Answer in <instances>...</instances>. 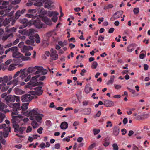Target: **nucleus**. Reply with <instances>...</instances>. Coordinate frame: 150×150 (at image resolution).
Returning <instances> with one entry per match:
<instances>
[{"label": "nucleus", "instance_id": "obj_1", "mask_svg": "<svg viewBox=\"0 0 150 150\" xmlns=\"http://www.w3.org/2000/svg\"><path fill=\"white\" fill-rule=\"evenodd\" d=\"M11 105L12 106H14L15 108L14 109V112H12L11 113V120H14V121H16L17 123H19L20 125H23L25 122H27L29 120L28 118L25 119L22 116L16 115V114L19 113L18 110H20V103H17L16 104H13Z\"/></svg>", "mask_w": 150, "mask_h": 150}, {"label": "nucleus", "instance_id": "obj_2", "mask_svg": "<svg viewBox=\"0 0 150 150\" xmlns=\"http://www.w3.org/2000/svg\"><path fill=\"white\" fill-rule=\"evenodd\" d=\"M5 100L7 104L11 107L12 108V110L13 112H14V107L12 106L11 105L14 103H10V102H14L15 100L17 102H18L20 101V97L19 96L15 95L12 96L11 95H8L5 98Z\"/></svg>", "mask_w": 150, "mask_h": 150}, {"label": "nucleus", "instance_id": "obj_3", "mask_svg": "<svg viewBox=\"0 0 150 150\" xmlns=\"http://www.w3.org/2000/svg\"><path fill=\"white\" fill-rule=\"evenodd\" d=\"M44 117V115L42 114H39L35 115L33 117H30V119L32 120L31 125L34 128H36L40 126V125L37 122L41 123L42 117Z\"/></svg>", "mask_w": 150, "mask_h": 150}, {"label": "nucleus", "instance_id": "obj_4", "mask_svg": "<svg viewBox=\"0 0 150 150\" xmlns=\"http://www.w3.org/2000/svg\"><path fill=\"white\" fill-rule=\"evenodd\" d=\"M25 33V35L29 36V39L26 41V43L27 44L33 45L35 42V38L33 35L34 34V30L31 29L26 30Z\"/></svg>", "mask_w": 150, "mask_h": 150}, {"label": "nucleus", "instance_id": "obj_5", "mask_svg": "<svg viewBox=\"0 0 150 150\" xmlns=\"http://www.w3.org/2000/svg\"><path fill=\"white\" fill-rule=\"evenodd\" d=\"M11 125L14 128V131L15 132H19L20 134H22L25 129V128L24 127H19L20 126L22 125H20L19 123H17L16 121H14V120H11Z\"/></svg>", "mask_w": 150, "mask_h": 150}, {"label": "nucleus", "instance_id": "obj_6", "mask_svg": "<svg viewBox=\"0 0 150 150\" xmlns=\"http://www.w3.org/2000/svg\"><path fill=\"white\" fill-rule=\"evenodd\" d=\"M42 67L35 66L34 67H31L27 69V72L28 73H33L35 74H38L39 71L41 70Z\"/></svg>", "mask_w": 150, "mask_h": 150}, {"label": "nucleus", "instance_id": "obj_7", "mask_svg": "<svg viewBox=\"0 0 150 150\" xmlns=\"http://www.w3.org/2000/svg\"><path fill=\"white\" fill-rule=\"evenodd\" d=\"M33 24L37 28H41L43 25V23L41 22L40 18L38 16H37V18L34 19L32 21Z\"/></svg>", "mask_w": 150, "mask_h": 150}, {"label": "nucleus", "instance_id": "obj_8", "mask_svg": "<svg viewBox=\"0 0 150 150\" xmlns=\"http://www.w3.org/2000/svg\"><path fill=\"white\" fill-rule=\"evenodd\" d=\"M29 103H24L22 104V105L20 107V110H18V112H20L19 111H21V113H22L23 115H28V111H26L27 109L28 108V105H29Z\"/></svg>", "mask_w": 150, "mask_h": 150}, {"label": "nucleus", "instance_id": "obj_9", "mask_svg": "<svg viewBox=\"0 0 150 150\" xmlns=\"http://www.w3.org/2000/svg\"><path fill=\"white\" fill-rule=\"evenodd\" d=\"M6 125L5 124H3L0 125V129L3 128V135L5 138L7 137L9 133L10 132V127H6Z\"/></svg>", "mask_w": 150, "mask_h": 150}, {"label": "nucleus", "instance_id": "obj_10", "mask_svg": "<svg viewBox=\"0 0 150 150\" xmlns=\"http://www.w3.org/2000/svg\"><path fill=\"white\" fill-rule=\"evenodd\" d=\"M26 69L23 70L21 69L20 71H17L14 75L13 78H17V76L20 74L19 77V79H23L26 77L25 75Z\"/></svg>", "mask_w": 150, "mask_h": 150}, {"label": "nucleus", "instance_id": "obj_11", "mask_svg": "<svg viewBox=\"0 0 150 150\" xmlns=\"http://www.w3.org/2000/svg\"><path fill=\"white\" fill-rule=\"evenodd\" d=\"M34 97L28 94H26L22 95L21 97V99L22 102H29L34 98Z\"/></svg>", "mask_w": 150, "mask_h": 150}, {"label": "nucleus", "instance_id": "obj_12", "mask_svg": "<svg viewBox=\"0 0 150 150\" xmlns=\"http://www.w3.org/2000/svg\"><path fill=\"white\" fill-rule=\"evenodd\" d=\"M59 15V13L55 11H48V16L50 17L53 16L52 18V21L54 22H56L58 19V17L57 16Z\"/></svg>", "mask_w": 150, "mask_h": 150}, {"label": "nucleus", "instance_id": "obj_13", "mask_svg": "<svg viewBox=\"0 0 150 150\" xmlns=\"http://www.w3.org/2000/svg\"><path fill=\"white\" fill-rule=\"evenodd\" d=\"M4 12L2 11H0V25L1 26L2 25L1 23L4 26H6L9 23V21L7 20V18L3 21L4 19L2 18L3 16L6 15V14H4Z\"/></svg>", "mask_w": 150, "mask_h": 150}, {"label": "nucleus", "instance_id": "obj_14", "mask_svg": "<svg viewBox=\"0 0 150 150\" xmlns=\"http://www.w3.org/2000/svg\"><path fill=\"white\" fill-rule=\"evenodd\" d=\"M12 78L11 75L4 76L3 77H0V83H7L10 81Z\"/></svg>", "mask_w": 150, "mask_h": 150}, {"label": "nucleus", "instance_id": "obj_15", "mask_svg": "<svg viewBox=\"0 0 150 150\" xmlns=\"http://www.w3.org/2000/svg\"><path fill=\"white\" fill-rule=\"evenodd\" d=\"M51 57L50 59L52 60H56L58 58V54H57V51L52 48L50 50Z\"/></svg>", "mask_w": 150, "mask_h": 150}, {"label": "nucleus", "instance_id": "obj_16", "mask_svg": "<svg viewBox=\"0 0 150 150\" xmlns=\"http://www.w3.org/2000/svg\"><path fill=\"white\" fill-rule=\"evenodd\" d=\"M42 88V87L41 86H38L34 88V90H35V91H33L32 94L34 95H36L38 96L41 95L43 91V90L41 89Z\"/></svg>", "mask_w": 150, "mask_h": 150}, {"label": "nucleus", "instance_id": "obj_17", "mask_svg": "<svg viewBox=\"0 0 150 150\" xmlns=\"http://www.w3.org/2000/svg\"><path fill=\"white\" fill-rule=\"evenodd\" d=\"M13 78L14 79L12 80H10L9 82L7 83V85L13 84V86H14L19 84L20 82V79H19V77H18L17 78Z\"/></svg>", "mask_w": 150, "mask_h": 150}, {"label": "nucleus", "instance_id": "obj_18", "mask_svg": "<svg viewBox=\"0 0 150 150\" xmlns=\"http://www.w3.org/2000/svg\"><path fill=\"white\" fill-rule=\"evenodd\" d=\"M13 47H15V48L14 50L12 51V52L13 57L16 58L20 56H21L22 54L19 52L18 47L16 46Z\"/></svg>", "mask_w": 150, "mask_h": 150}, {"label": "nucleus", "instance_id": "obj_19", "mask_svg": "<svg viewBox=\"0 0 150 150\" xmlns=\"http://www.w3.org/2000/svg\"><path fill=\"white\" fill-rule=\"evenodd\" d=\"M14 35L13 33H7L4 34L1 36V40L3 41H6L8 38H11L13 37Z\"/></svg>", "mask_w": 150, "mask_h": 150}, {"label": "nucleus", "instance_id": "obj_20", "mask_svg": "<svg viewBox=\"0 0 150 150\" xmlns=\"http://www.w3.org/2000/svg\"><path fill=\"white\" fill-rule=\"evenodd\" d=\"M7 106L6 105L0 101V111L4 113H6L9 112V110L8 109H6Z\"/></svg>", "mask_w": 150, "mask_h": 150}, {"label": "nucleus", "instance_id": "obj_21", "mask_svg": "<svg viewBox=\"0 0 150 150\" xmlns=\"http://www.w3.org/2000/svg\"><path fill=\"white\" fill-rule=\"evenodd\" d=\"M38 110V108H35L32 110L31 111L28 112L27 115L30 116V117H33V116L39 114Z\"/></svg>", "mask_w": 150, "mask_h": 150}, {"label": "nucleus", "instance_id": "obj_22", "mask_svg": "<svg viewBox=\"0 0 150 150\" xmlns=\"http://www.w3.org/2000/svg\"><path fill=\"white\" fill-rule=\"evenodd\" d=\"M15 93L17 95H21L24 94L25 91L23 90L20 86L16 87L14 89Z\"/></svg>", "mask_w": 150, "mask_h": 150}, {"label": "nucleus", "instance_id": "obj_23", "mask_svg": "<svg viewBox=\"0 0 150 150\" xmlns=\"http://www.w3.org/2000/svg\"><path fill=\"white\" fill-rule=\"evenodd\" d=\"M123 13L122 11H119L115 13L113 15V16L110 18V20L113 21V19H117L122 15Z\"/></svg>", "mask_w": 150, "mask_h": 150}, {"label": "nucleus", "instance_id": "obj_24", "mask_svg": "<svg viewBox=\"0 0 150 150\" xmlns=\"http://www.w3.org/2000/svg\"><path fill=\"white\" fill-rule=\"evenodd\" d=\"M103 104L107 107L113 106L114 105L113 102L108 100H105Z\"/></svg>", "mask_w": 150, "mask_h": 150}, {"label": "nucleus", "instance_id": "obj_25", "mask_svg": "<svg viewBox=\"0 0 150 150\" xmlns=\"http://www.w3.org/2000/svg\"><path fill=\"white\" fill-rule=\"evenodd\" d=\"M5 83L0 84V90L2 92L6 91L9 88V87Z\"/></svg>", "mask_w": 150, "mask_h": 150}, {"label": "nucleus", "instance_id": "obj_26", "mask_svg": "<svg viewBox=\"0 0 150 150\" xmlns=\"http://www.w3.org/2000/svg\"><path fill=\"white\" fill-rule=\"evenodd\" d=\"M42 21L48 25H50L52 24L51 21L50 19L47 17H43L42 18Z\"/></svg>", "mask_w": 150, "mask_h": 150}, {"label": "nucleus", "instance_id": "obj_27", "mask_svg": "<svg viewBox=\"0 0 150 150\" xmlns=\"http://www.w3.org/2000/svg\"><path fill=\"white\" fill-rule=\"evenodd\" d=\"M6 31L8 33H12L13 32H15L16 30V28L15 27L11 28H9L8 27L6 28Z\"/></svg>", "mask_w": 150, "mask_h": 150}, {"label": "nucleus", "instance_id": "obj_28", "mask_svg": "<svg viewBox=\"0 0 150 150\" xmlns=\"http://www.w3.org/2000/svg\"><path fill=\"white\" fill-rule=\"evenodd\" d=\"M60 127L61 129H65L68 127V124L67 122H63L61 124Z\"/></svg>", "mask_w": 150, "mask_h": 150}, {"label": "nucleus", "instance_id": "obj_29", "mask_svg": "<svg viewBox=\"0 0 150 150\" xmlns=\"http://www.w3.org/2000/svg\"><path fill=\"white\" fill-rule=\"evenodd\" d=\"M8 2L6 1H3L2 3V5L0 6V9H3L7 8V5L8 4ZM0 11H1L0 10Z\"/></svg>", "mask_w": 150, "mask_h": 150}, {"label": "nucleus", "instance_id": "obj_30", "mask_svg": "<svg viewBox=\"0 0 150 150\" xmlns=\"http://www.w3.org/2000/svg\"><path fill=\"white\" fill-rule=\"evenodd\" d=\"M34 37L35 38V41L36 43L39 44L40 43V38L38 34H35L34 35Z\"/></svg>", "mask_w": 150, "mask_h": 150}, {"label": "nucleus", "instance_id": "obj_31", "mask_svg": "<svg viewBox=\"0 0 150 150\" xmlns=\"http://www.w3.org/2000/svg\"><path fill=\"white\" fill-rule=\"evenodd\" d=\"M32 49L33 48L32 47L26 46H24L22 51L23 52H28L29 50H32Z\"/></svg>", "mask_w": 150, "mask_h": 150}, {"label": "nucleus", "instance_id": "obj_32", "mask_svg": "<svg viewBox=\"0 0 150 150\" xmlns=\"http://www.w3.org/2000/svg\"><path fill=\"white\" fill-rule=\"evenodd\" d=\"M119 130L120 129L118 127L115 126L113 129V134L115 136L117 135L119 133Z\"/></svg>", "mask_w": 150, "mask_h": 150}, {"label": "nucleus", "instance_id": "obj_33", "mask_svg": "<svg viewBox=\"0 0 150 150\" xmlns=\"http://www.w3.org/2000/svg\"><path fill=\"white\" fill-rule=\"evenodd\" d=\"M134 46L132 44L129 45L127 47V51L129 52H131L134 50V48L133 47Z\"/></svg>", "mask_w": 150, "mask_h": 150}, {"label": "nucleus", "instance_id": "obj_34", "mask_svg": "<svg viewBox=\"0 0 150 150\" xmlns=\"http://www.w3.org/2000/svg\"><path fill=\"white\" fill-rule=\"evenodd\" d=\"M115 76L113 75H112L110 76V80L108 81L107 83V85H109L110 84H112L114 81Z\"/></svg>", "mask_w": 150, "mask_h": 150}, {"label": "nucleus", "instance_id": "obj_35", "mask_svg": "<svg viewBox=\"0 0 150 150\" xmlns=\"http://www.w3.org/2000/svg\"><path fill=\"white\" fill-rule=\"evenodd\" d=\"M37 16H34L33 14H27L25 15V16L27 17H28V18H32V21L35 18H37Z\"/></svg>", "mask_w": 150, "mask_h": 150}, {"label": "nucleus", "instance_id": "obj_36", "mask_svg": "<svg viewBox=\"0 0 150 150\" xmlns=\"http://www.w3.org/2000/svg\"><path fill=\"white\" fill-rule=\"evenodd\" d=\"M14 60L15 62L17 63L21 62L23 60L22 59V56L15 58Z\"/></svg>", "mask_w": 150, "mask_h": 150}, {"label": "nucleus", "instance_id": "obj_37", "mask_svg": "<svg viewBox=\"0 0 150 150\" xmlns=\"http://www.w3.org/2000/svg\"><path fill=\"white\" fill-rule=\"evenodd\" d=\"M39 72H38V74L41 72L42 74L43 75H45L48 72L47 70V69H45L43 68L42 67V68L41 69V70L39 71Z\"/></svg>", "mask_w": 150, "mask_h": 150}, {"label": "nucleus", "instance_id": "obj_38", "mask_svg": "<svg viewBox=\"0 0 150 150\" xmlns=\"http://www.w3.org/2000/svg\"><path fill=\"white\" fill-rule=\"evenodd\" d=\"M91 109L90 108H87L85 109L84 114L86 115H89L91 112Z\"/></svg>", "mask_w": 150, "mask_h": 150}, {"label": "nucleus", "instance_id": "obj_39", "mask_svg": "<svg viewBox=\"0 0 150 150\" xmlns=\"http://www.w3.org/2000/svg\"><path fill=\"white\" fill-rule=\"evenodd\" d=\"M21 11L18 10L16 13L15 17L16 19H18L21 16Z\"/></svg>", "mask_w": 150, "mask_h": 150}, {"label": "nucleus", "instance_id": "obj_40", "mask_svg": "<svg viewBox=\"0 0 150 150\" xmlns=\"http://www.w3.org/2000/svg\"><path fill=\"white\" fill-rule=\"evenodd\" d=\"M20 23L23 24H28V20L26 19L23 18L20 20Z\"/></svg>", "mask_w": 150, "mask_h": 150}, {"label": "nucleus", "instance_id": "obj_41", "mask_svg": "<svg viewBox=\"0 0 150 150\" xmlns=\"http://www.w3.org/2000/svg\"><path fill=\"white\" fill-rule=\"evenodd\" d=\"M15 48V47H13L6 50L4 52L5 54H7L8 52L10 51L12 52V51H13V50H14Z\"/></svg>", "mask_w": 150, "mask_h": 150}, {"label": "nucleus", "instance_id": "obj_42", "mask_svg": "<svg viewBox=\"0 0 150 150\" xmlns=\"http://www.w3.org/2000/svg\"><path fill=\"white\" fill-rule=\"evenodd\" d=\"M113 7V6L112 4H109L108 6H104L103 9L104 10L107 9L109 8H112Z\"/></svg>", "mask_w": 150, "mask_h": 150}, {"label": "nucleus", "instance_id": "obj_43", "mask_svg": "<svg viewBox=\"0 0 150 150\" xmlns=\"http://www.w3.org/2000/svg\"><path fill=\"white\" fill-rule=\"evenodd\" d=\"M112 146L113 147V150H118L119 147L116 143L113 144Z\"/></svg>", "mask_w": 150, "mask_h": 150}, {"label": "nucleus", "instance_id": "obj_44", "mask_svg": "<svg viewBox=\"0 0 150 150\" xmlns=\"http://www.w3.org/2000/svg\"><path fill=\"white\" fill-rule=\"evenodd\" d=\"M42 1H40L39 2L35 3L34 4V5L35 6H41L42 5Z\"/></svg>", "mask_w": 150, "mask_h": 150}, {"label": "nucleus", "instance_id": "obj_45", "mask_svg": "<svg viewBox=\"0 0 150 150\" xmlns=\"http://www.w3.org/2000/svg\"><path fill=\"white\" fill-rule=\"evenodd\" d=\"M5 117V115L0 112V123H1L2 122L3 119Z\"/></svg>", "mask_w": 150, "mask_h": 150}, {"label": "nucleus", "instance_id": "obj_46", "mask_svg": "<svg viewBox=\"0 0 150 150\" xmlns=\"http://www.w3.org/2000/svg\"><path fill=\"white\" fill-rule=\"evenodd\" d=\"M98 66V63L96 61H94L92 64V67L93 69H96Z\"/></svg>", "mask_w": 150, "mask_h": 150}, {"label": "nucleus", "instance_id": "obj_47", "mask_svg": "<svg viewBox=\"0 0 150 150\" xmlns=\"http://www.w3.org/2000/svg\"><path fill=\"white\" fill-rule=\"evenodd\" d=\"M133 12L135 14H137L139 12V9L138 8H134L133 10Z\"/></svg>", "mask_w": 150, "mask_h": 150}, {"label": "nucleus", "instance_id": "obj_48", "mask_svg": "<svg viewBox=\"0 0 150 150\" xmlns=\"http://www.w3.org/2000/svg\"><path fill=\"white\" fill-rule=\"evenodd\" d=\"M101 114V112L100 111H99L97 114L94 116L93 117L94 118H96L97 117H99L100 116Z\"/></svg>", "mask_w": 150, "mask_h": 150}, {"label": "nucleus", "instance_id": "obj_49", "mask_svg": "<svg viewBox=\"0 0 150 150\" xmlns=\"http://www.w3.org/2000/svg\"><path fill=\"white\" fill-rule=\"evenodd\" d=\"M22 59L23 61H27L30 60V57H27L25 56H23L22 55Z\"/></svg>", "mask_w": 150, "mask_h": 150}, {"label": "nucleus", "instance_id": "obj_50", "mask_svg": "<svg viewBox=\"0 0 150 150\" xmlns=\"http://www.w3.org/2000/svg\"><path fill=\"white\" fill-rule=\"evenodd\" d=\"M36 10L34 9H29L28 11V12L30 13H34L36 12Z\"/></svg>", "mask_w": 150, "mask_h": 150}, {"label": "nucleus", "instance_id": "obj_51", "mask_svg": "<svg viewBox=\"0 0 150 150\" xmlns=\"http://www.w3.org/2000/svg\"><path fill=\"white\" fill-rule=\"evenodd\" d=\"M106 123L107 125H106V127H112V124L111 123V122L110 121H108Z\"/></svg>", "mask_w": 150, "mask_h": 150}, {"label": "nucleus", "instance_id": "obj_52", "mask_svg": "<svg viewBox=\"0 0 150 150\" xmlns=\"http://www.w3.org/2000/svg\"><path fill=\"white\" fill-rule=\"evenodd\" d=\"M93 132L94 135H96L100 132V130L99 129H93Z\"/></svg>", "mask_w": 150, "mask_h": 150}, {"label": "nucleus", "instance_id": "obj_53", "mask_svg": "<svg viewBox=\"0 0 150 150\" xmlns=\"http://www.w3.org/2000/svg\"><path fill=\"white\" fill-rule=\"evenodd\" d=\"M95 145H96L95 143H93V144H91L89 146L88 148V149L89 150H91L92 149H93L94 147L95 146Z\"/></svg>", "mask_w": 150, "mask_h": 150}, {"label": "nucleus", "instance_id": "obj_54", "mask_svg": "<svg viewBox=\"0 0 150 150\" xmlns=\"http://www.w3.org/2000/svg\"><path fill=\"white\" fill-rule=\"evenodd\" d=\"M60 147V144L59 143H57L55 144V147H52L53 149H58Z\"/></svg>", "mask_w": 150, "mask_h": 150}, {"label": "nucleus", "instance_id": "obj_55", "mask_svg": "<svg viewBox=\"0 0 150 150\" xmlns=\"http://www.w3.org/2000/svg\"><path fill=\"white\" fill-rule=\"evenodd\" d=\"M26 30L24 29H22V30H20L19 31V32L21 34H23L24 35H25V33H26Z\"/></svg>", "mask_w": 150, "mask_h": 150}, {"label": "nucleus", "instance_id": "obj_56", "mask_svg": "<svg viewBox=\"0 0 150 150\" xmlns=\"http://www.w3.org/2000/svg\"><path fill=\"white\" fill-rule=\"evenodd\" d=\"M85 91L86 93H88L89 92V87L86 86L85 88Z\"/></svg>", "mask_w": 150, "mask_h": 150}, {"label": "nucleus", "instance_id": "obj_57", "mask_svg": "<svg viewBox=\"0 0 150 150\" xmlns=\"http://www.w3.org/2000/svg\"><path fill=\"white\" fill-rule=\"evenodd\" d=\"M13 45V44L12 43H10L9 44L7 45H6L4 46V47L5 48H9V47H11Z\"/></svg>", "mask_w": 150, "mask_h": 150}, {"label": "nucleus", "instance_id": "obj_58", "mask_svg": "<svg viewBox=\"0 0 150 150\" xmlns=\"http://www.w3.org/2000/svg\"><path fill=\"white\" fill-rule=\"evenodd\" d=\"M39 77H40L39 75H36L35 76L33 77L32 78V80H38L37 79Z\"/></svg>", "mask_w": 150, "mask_h": 150}, {"label": "nucleus", "instance_id": "obj_59", "mask_svg": "<svg viewBox=\"0 0 150 150\" xmlns=\"http://www.w3.org/2000/svg\"><path fill=\"white\" fill-rule=\"evenodd\" d=\"M43 129L42 127H40L38 129L37 132L39 134H42V133Z\"/></svg>", "mask_w": 150, "mask_h": 150}, {"label": "nucleus", "instance_id": "obj_60", "mask_svg": "<svg viewBox=\"0 0 150 150\" xmlns=\"http://www.w3.org/2000/svg\"><path fill=\"white\" fill-rule=\"evenodd\" d=\"M127 88L131 92L132 94H134L135 92V91L134 90H133L130 88H129L127 87Z\"/></svg>", "mask_w": 150, "mask_h": 150}, {"label": "nucleus", "instance_id": "obj_61", "mask_svg": "<svg viewBox=\"0 0 150 150\" xmlns=\"http://www.w3.org/2000/svg\"><path fill=\"white\" fill-rule=\"evenodd\" d=\"M32 130V127L30 126H28L26 130V132L27 133H29Z\"/></svg>", "mask_w": 150, "mask_h": 150}, {"label": "nucleus", "instance_id": "obj_62", "mask_svg": "<svg viewBox=\"0 0 150 150\" xmlns=\"http://www.w3.org/2000/svg\"><path fill=\"white\" fill-rule=\"evenodd\" d=\"M31 78L30 75H29L27 77L24 79V81L25 82H27L29 81Z\"/></svg>", "mask_w": 150, "mask_h": 150}, {"label": "nucleus", "instance_id": "obj_63", "mask_svg": "<svg viewBox=\"0 0 150 150\" xmlns=\"http://www.w3.org/2000/svg\"><path fill=\"white\" fill-rule=\"evenodd\" d=\"M19 42V39H16L14 42L13 43V45H15L18 43Z\"/></svg>", "mask_w": 150, "mask_h": 150}, {"label": "nucleus", "instance_id": "obj_64", "mask_svg": "<svg viewBox=\"0 0 150 150\" xmlns=\"http://www.w3.org/2000/svg\"><path fill=\"white\" fill-rule=\"evenodd\" d=\"M115 30V29L113 28H111L108 30V33H112Z\"/></svg>", "mask_w": 150, "mask_h": 150}]
</instances>
